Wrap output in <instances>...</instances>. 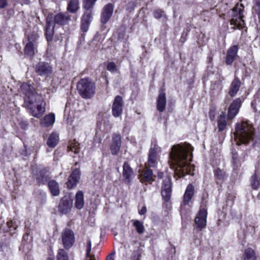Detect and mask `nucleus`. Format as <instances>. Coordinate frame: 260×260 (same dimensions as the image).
Wrapping results in <instances>:
<instances>
[{"mask_svg": "<svg viewBox=\"0 0 260 260\" xmlns=\"http://www.w3.org/2000/svg\"><path fill=\"white\" fill-rule=\"evenodd\" d=\"M147 212V208H146V207L144 206L142 207V208L139 210V214H140L141 215H144L146 214Z\"/></svg>", "mask_w": 260, "mask_h": 260, "instance_id": "13d9d810", "label": "nucleus"}, {"mask_svg": "<svg viewBox=\"0 0 260 260\" xmlns=\"http://www.w3.org/2000/svg\"><path fill=\"white\" fill-rule=\"evenodd\" d=\"M59 134L56 132H52L49 136L47 144L52 148L55 147L59 142Z\"/></svg>", "mask_w": 260, "mask_h": 260, "instance_id": "72a5a7b5", "label": "nucleus"}, {"mask_svg": "<svg viewBox=\"0 0 260 260\" xmlns=\"http://www.w3.org/2000/svg\"><path fill=\"white\" fill-rule=\"evenodd\" d=\"M114 8V5L110 3L104 6L100 15V22L102 24H106L110 20L113 13Z\"/></svg>", "mask_w": 260, "mask_h": 260, "instance_id": "9b49d317", "label": "nucleus"}, {"mask_svg": "<svg viewBox=\"0 0 260 260\" xmlns=\"http://www.w3.org/2000/svg\"><path fill=\"white\" fill-rule=\"evenodd\" d=\"M48 185L51 194L53 196H57L59 195L60 192L59 185L56 181H49L48 183Z\"/></svg>", "mask_w": 260, "mask_h": 260, "instance_id": "c9c22d12", "label": "nucleus"}, {"mask_svg": "<svg viewBox=\"0 0 260 260\" xmlns=\"http://www.w3.org/2000/svg\"><path fill=\"white\" fill-rule=\"evenodd\" d=\"M141 257V254H138L136 260H139Z\"/></svg>", "mask_w": 260, "mask_h": 260, "instance_id": "338daca9", "label": "nucleus"}, {"mask_svg": "<svg viewBox=\"0 0 260 260\" xmlns=\"http://www.w3.org/2000/svg\"><path fill=\"white\" fill-rule=\"evenodd\" d=\"M217 125L218 131L220 132L223 131L225 129L227 125V121L225 113L222 112L218 117Z\"/></svg>", "mask_w": 260, "mask_h": 260, "instance_id": "2f4dec72", "label": "nucleus"}, {"mask_svg": "<svg viewBox=\"0 0 260 260\" xmlns=\"http://www.w3.org/2000/svg\"><path fill=\"white\" fill-rule=\"evenodd\" d=\"M7 16L8 18H10L14 14V10L13 9L10 8L7 9Z\"/></svg>", "mask_w": 260, "mask_h": 260, "instance_id": "6e6d98bb", "label": "nucleus"}, {"mask_svg": "<svg viewBox=\"0 0 260 260\" xmlns=\"http://www.w3.org/2000/svg\"><path fill=\"white\" fill-rule=\"evenodd\" d=\"M207 216V210L205 208L201 209L194 220L196 227L199 231L202 230L206 226Z\"/></svg>", "mask_w": 260, "mask_h": 260, "instance_id": "ddd939ff", "label": "nucleus"}, {"mask_svg": "<svg viewBox=\"0 0 260 260\" xmlns=\"http://www.w3.org/2000/svg\"><path fill=\"white\" fill-rule=\"evenodd\" d=\"M192 147L189 144L172 146L170 154V166L174 170L175 177L181 178L194 171V166L189 162L192 160Z\"/></svg>", "mask_w": 260, "mask_h": 260, "instance_id": "f257e3e1", "label": "nucleus"}, {"mask_svg": "<svg viewBox=\"0 0 260 260\" xmlns=\"http://www.w3.org/2000/svg\"><path fill=\"white\" fill-rule=\"evenodd\" d=\"M34 70L38 76L46 79L50 77L53 72V67L50 63L40 61L34 66Z\"/></svg>", "mask_w": 260, "mask_h": 260, "instance_id": "1a4fd4ad", "label": "nucleus"}, {"mask_svg": "<svg viewBox=\"0 0 260 260\" xmlns=\"http://www.w3.org/2000/svg\"><path fill=\"white\" fill-rule=\"evenodd\" d=\"M244 260H256L255 252L252 248H248L245 250Z\"/></svg>", "mask_w": 260, "mask_h": 260, "instance_id": "e433bc0d", "label": "nucleus"}, {"mask_svg": "<svg viewBox=\"0 0 260 260\" xmlns=\"http://www.w3.org/2000/svg\"><path fill=\"white\" fill-rule=\"evenodd\" d=\"M252 13L257 15L260 22V0H253Z\"/></svg>", "mask_w": 260, "mask_h": 260, "instance_id": "ea45409f", "label": "nucleus"}, {"mask_svg": "<svg viewBox=\"0 0 260 260\" xmlns=\"http://www.w3.org/2000/svg\"><path fill=\"white\" fill-rule=\"evenodd\" d=\"M244 6L242 3H237L232 9L231 18L230 19V25H233L232 28L234 30L244 29L241 32L243 35L244 32H247V27L246 26L245 21L244 20Z\"/></svg>", "mask_w": 260, "mask_h": 260, "instance_id": "7ed1b4c3", "label": "nucleus"}, {"mask_svg": "<svg viewBox=\"0 0 260 260\" xmlns=\"http://www.w3.org/2000/svg\"><path fill=\"white\" fill-rule=\"evenodd\" d=\"M122 176L124 183L131 184L135 175L133 169L127 162H124L123 165Z\"/></svg>", "mask_w": 260, "mask_h": 260, "instance_id": "6ab92c4d", "label": "nucleus"}, {"mask_svg": "<svg viewBox=\"0 0 260 260\" xmlns=\"http://www.w3.org/2000/svg\"><path fill=\"white\" fill-rule=\"evenodd\" d=\"M39 35L37 31L32 30L25 34L26 44L23 49L24 55L25 57L32 59L38 46Z\"/></svg>", "mask_w": 260, "mask_h": 260, "instance_id": "423d86ee", "label": "nucleus"}, {"mask_svg": "<svg viewBox=\"0 0 260 260\" xmlns=\"http://www.w3.org/2000/svg\"><path fill=\"white\" fill-rule=\"evenodd\" d=\"M239 47L238 45H235L231 46L227 50L224 59L226 65L231 66L238 56Z\"/></svg>", "mask_w": 260, "mask_h": 260, "instance_id": "dca6fc26", "label": "nucleus"}, {"mask_svg": "<svg viewBox=\"0 0 260 260\" xmlns=\"http://www.w3.org/2000/svg\"><path fill=\"white\" fill-rule=\"evenodd\" d=\"M171 192L170 178L167 177L163 180L161 187V195L166 201L169 200Z\"/></svg>", "mask_w": 260, "mask_h": 260, "instance_id": "4be33fe9", "label": "nucleus"}, {"mask_svg": "<svg viewBox=\"0 0 260 260\" xmlns=\"http://www.w3.org/2000/svg\"><path fill=\"white\" fill-rule=\"evenodd\" d=\"M91 250V242L90 240L88 239L86 242V256L85 260H95L94 255L90 254Z\"/></svg>", "mask_w": 260, "mask_h": 260, "instance_id": "58836bf2", "label": "nucleus"}, {"mask_svg": "<svg viewBox=\"0 0 260 260\" xmlns=\"http://www.w3.org/2000/svg\"><path fill=\"white\" fill-rule=\"evenodd\" d=\"M214 174L217 184L222 183L226 178L225 172L219 168L214 171Z\"/></svg>", "mask_w": 260, "mask_h": 260, "instance_id": "f704fd0d", "label": "nucleus"}, {"mask_svg": "<svg viewBox=\"0 0 260 260\" xmlns=\"http://www.w3.org/2000/svg\"><path fill=\"white\" fill-rule=\"evenodd\" d=\"M80 178V171L79 169H76L73 171L69 176L67 182V186L69 189H72L76 186Z\"/></svg>", "mask_w": 260, "mask_h": 260, "instance_id": "412c9836", "label": "nucleus"}, {"mask_svg": "<svg viewBox=\"0 0 260 260\" xmlns=\"http://www.w3.org/2000/svg\"><path fill=\"white\" fill-rule=\"evenodd\" d=\"M250 184L253 189L260 188V162L256 167L255 173L251 178Z\"/></svg>", "mask_w": 260, "mask_h": 260, "instance_id": "a878e982", "label": "nucleus"}, {"mask_svg": "<svg viewBox=\"0 0 260 260\" xmlns=\"http://www.w3.org/2000/svg\"><path fill=\"white\" fill-rule=\"evenodd\" d=\"M101 141L102 139L96 135L94 138V143H95V144H96V143H98V144L99 145L101 143Z\"/></svg>", "mask_w": 260, "mask_h": 260, "instance_id": "bf43d9fd", "label": "nucleus"}, {"mask_svg": "<svg viewBox=\"0 0 260 260\" xmlns=\"http://www.w3.org/2000/svg\"><path fill=\"white\" fill-rule=\"evenodd\" d=\"M80 9L79 0H70L67 5V12L74 14L77 13Z\"/></svg>", "mask_w": 260, "mask_h": 260, "instance_id": "7c9ffc66", "label": "nucleus"}, {"mask_svg": "<svg viewBox=\"0 0 260 260\" xmlns=\"http://www.w3.org/2000/svg\"><path fill=\"white\" fill-rule=\"evenodd\" d=\"M24 107L34 117L40 118L46 111V102L43 99H24Z\"/></svg>", "mask_w": 260, "mask_h": 260, "instance_id": "39448f33", "label": "nucleus"}, {"mask_svg": "<svg viewBox=\"0 0 260 260\" xmlns=\"http://www.w3.org/2000/svg\"><path fill=\"white\" fill-rule=\"evenodd\" d=\"M241 103L242 101L240 99H236L231 104L228 111V118L229 119H233L237 115L241 106Z\"/></svg>", "mask_w": 260, "mask_h": 260, "instance_id": "b1692460", "label": "nucleus"}, {"mask_svg": "<svg viewBox=\"0 0 260 260\" xmlns=\"http://www.w3.org/2000/svg\"><path fill=\"white\" fill-rule=\"evenodd\" d=\"M20 89L25 98H31L37 93L33 84L28 82H23L20 85Z\"/></svg>", "mask_w": 260, "mask_h": 260, "instance_id": "aec40b11", "label": "nucleus"}, {"mask_svg": "<svg viewBox=\"0 0 260 260\" xmlns=\"http://www.w3.org/2000/svg\"><path fill=\"white\" fill-rule=\"evenodd\" d=\"M256 100H253L252 102H251V107L254 110H256Z\"/></svg>", "mask_w": 260, "mask_h": 260, "instance_id": "680f3d73", "label": "nucleus"}, {"mask_svg": "<svg viewBox=\"0 0 260 260\" xmlns=\"http://www.w3.org/2000/svg\"><path fill=\"white\" fill-rule=\"evenodd\" d=\"M232 162L234 169L238 168L241 165L242 160L239 158L237 152H232Z\"/></svg>", "mask_w": 260, "mask_h": 260, "instance_id": "37998d69", "label": "nucleus"}, {"mask_svg": "<svg viewBox=\"0 0 260 260\" xmlns=\"http://www.w3.org/2000/svg\"><path fill=\"white\" fill-rule=\"evenodd\" d=\"M15 1L14 5H16L17 4H20L21 5H28L30 3L29 0H14Z\"/></svg>", "mask_w": 260, "mask_h": 260, "instance_id": "603ef678", "label": "nucleus"}, {"mask_svg": "<svg viewBox=\"0 0 260 260\" xmlns=\"http://www.w3.org/2000/svg\"><path fill=\"white\" fill-rule=\"evenodd\" d=\"M8 5V0H0V9L5 8Z\"/></svg>", "mask_w": 260, "mask_h": 260, "instance_id": "864d4df0", "label": "nucleus"}, {"mask_svg": "<svg viewBox=\"0 0 260 260\" xmlns=\"http://www.w3.org/2000/svg\"><path fill=\"white\" fill-rule=\"evenodd\" d=\"M51 18L46 19V25L44 27V36L47 42L50 43L53 41L54 35L55 25L50 20Z\"/></svg>", "mask_w": 260, "mask_h": 260, "instance_id": "2eb2a0df", "label": "nucleus"}, {"mask_svg": "<svg viewBox=\"0 0 260 260\" xmlns=\"http://www.w3.org/2000/svg\"><path fill=\"white\" fill-rule=\"evenodd\" d=\"M253 128L246 122H241L237 124L234 134L235 142L238 146L241 144H246L253 140Z\"/></svg>", "mask_w": 260, "mask_h": 260, "instance_id": "f03ea898", "label": "nucleus"}, {"mask_svg": "<svg viewBox=\"0 0 260 260\" xmlns=\"http://www.w3.org/2000/svg\"><path fill=\"white\" fill-rule=\"evenodd\" d=\"M222 85L219 83L218 82H215L214 83H212L210 86V90L211 91V93L215 94L216 93H218L220 92L222 90Z\"/></svg>", "mask_w": 260, "mask_h": 260, "instance_id": "c03bdc74", "label": "nucleus"}, {"mask_svg": "<svg viewBox=\"0 0 260 260\" xmlns=\"http://www.w3.org/2000/svg\"><path fill=\"white\" fill-rule=\"evenodd\" d=\"M130 4H131L129 3L128 4V6L126 8V10L129 12H131L132 10H133L134 9V7L133 6V4H132V6L131 7L129 6Z\"/></svg>", "mask_w": 260, "mask_h": 260, "instance_id": "e2e57ef3", "label": "nucleus"}, {"mask_svg": "<svg viewBox=\"0 0 260 260\" xmlns=\"http://www.w3.org/2000/svg\"><path fill=\"white\" fill-rule=\"evenodd\" d=\"M154 176L152 170L146 169L139 176L140 182L143 183H150L154 180Z\"/></svg>", "mask_w": 260, "mask_h": 260, "instance_id": "c85d7f7f", "label": "nucleus"}, {"mask_svg": "<svg viewBox=\"0 0 260 260\" xmlns=\"http://www.w3.org/2000/svg\"><path fill=\"white\" fill-rule=\"evenodd\" d=\"M123 110L122 99H115L112 106V114L115 117L121 116Z\"/></svg>", "mask_w": 260, "mask_h": 260, "instance_id": "393cba45", "label": "nucleus"}, {"mask_svg": "<svg viewBox=\"0 0 260 260\" xmlns=\"http://www.w3.org/2000/svg\"><path fill=\"white\" fill-rule=\"evenodd\" d=\"M84 205V194L82 191L79 190L76 194L75 206L78 209L83 208Z\"/></svg>", "mask_w": 260, "mask_h": 260, "instance_id": "473e14b6", "label": "nucleus"}, {"mask_svg": "<svg viewBox=\"0 0 260 260\" xmlns=\"http://www.w3.org/2000/svg\"><path fill=\"white\" fill-rule=\"evenodd\" d=\"M114 253H110V254H109L108 255L106 260H114Z\"/></svg>", "mask_w": 260, "mask_h": 260, "instance_id": "052dcab7", "label": "nucleus"}, {"mask_svg": "<svg viewBox=\"0 0 260 260\" xmlns=\"http://www.w3.org/2000/svg\"><path fill=\"white\" fill-rule=\"evenodd\" d=\"M95 84L89 77L81 78L77 83V89L82 98H91L95 93Z\"/></svg>", "mask_w": 260, "mask_h": 260, "instance_id": "0eeeda50", "label": "nucleus"}, {"mask_svg": "<svg viewBox=\"0 0 260 260\" xmlns=\"http://www.w3.org/2000/svg\"><path fill=\"white\" fill-rule=\"evenodd\" d=\"M189 31H183L179 40L180 43L183 44L187 39V36Z\"/></svg>", "mask_w": 260, "mask_h": 260, "instance_id": "3c124183", "label": "nucleus"}, {"mask_svg": "<svg viewBox=\"0 0 260 260\" xmlns=\"http://www.w3.org/2000/svg\"><path fill=\"white\" fill-rule=\"evenodd\" d=\"M20 124L21 128L24 129L27 128V127L28 126V123L27 121H22L20 123Z\"/></svg>", "mask_w": 260, "mask_h": 260, "instance_id": "4d7b16f0", "label": "nucleus"}, {"mask_svg": "<svg viewBox=\"0 0 260 260\" xmlns=\"http://www.w3.org/2000/svg\"><path fill=\"white\" fill-rule=\"evenodd\" d=\"M107 70L111 73H115L117 71V68L114 62L111 61L108 62L107 64Z\"/></svg>", "mask_w": 260, "mask_h": 260, "instance_id": "8fccbe9b", "label": "nucleus"}, {"mask_svg": "<svg viewBox=\"0 0 260 260\" xmlns=\"http://www.w3.org/2000/svg\"><path fill=\"white\" fill-rule=\"evenodd\" d=\"M21 224L20 220L14 219L8 221L7 222L2 224L0 226L1 230L4 232H10L11 234L15 233L16 229Z\"/></svg>", "mask_w": 260, "mask_h": 260, "instance_id": "f3484780", "label": "nucleus"}, {"mask_svg": "<svg viewBox=\"0 0 260 260\" xmlns=\"http://www.w3.org/2000/svg\"><path fill=\"white\" fill-rule=\"evenodd\" d=\"M194 188L192 184H189L187 186L183 196V203L184 205H188L194 194Z\"/></svg>", "mask_w": 260, "mask_h": 260, "instance_id": "c756f323", "label": "nucleus"}, {"mask_svg": "<svg viewBox=\"0 0 260 260\" xmlns=\"http://www.w3.org/2000/svg\"><path fill=\"white\" fill-rule=\"evenodd\" d=\"M47 260H54L53 258L49 257L47 258Z\"/></svg>", "mask_w": 260, "mask_h": 260, "instance_id": "774afa93", "label": "nucleus"}, {"mask_svg": "<svg viewBox=\"0 0 260 260\" xmlns=\"http://www.w3.org/2000/svg\"><path fill=\"white\" fill-rule=\"evenodd\" d=\"M55 114L51 113L45 116L40 121V124L42 127H48L52 126L55 122Z\"/></svg>", "mask_w": 260, "mask_h": 260, "instance_id": "cd10ccee", "label": "nucleus"}, {"mask_svg": "<svg viewBox=\"0 0 260 260\" xmlns=\"http://www.w3.org/2000/svg\"><path fill=\"white\" fill-rule=\"evenodd\" d=\"M126 28L124 25H121L117 30V39L122 40L124 39L126 34Z\"/></svg>", "mask_w": 260, "mask_h": 260, "instance_id": "79ce46f5", "label": "nucleus"}, {"mask_svg": "<svg viewBox=\"0 0 260 260\" xmlns=\"http://www.w3.org/2000/svg\"><path fill=\"white\" fill-rule=\"evenodd\" d=\"M153 16L157 19H160L162 17H166L165 11L161 9H156L154 10L153 12Z\"/></svg>", "mask_w": 260, "mask_h": 260, "instance_id": "de8ad7c7", "label": "nucleus"}, {"mask_svg": "<svg viewBox=\"0 0 260 260\" xmlns=\"http://www.w3.org/2000/svg\"><path fill=\"white\" fill-rule=\"evenodd\" d=\"M28 237V234L26 232V233L23 236V240H27Z\"/></svg>", "mask_w": 260, "mask_h": 260, "instance_id": "0e129e2a", "label": "nucleus"}, {"mask_svg": "<svg viewBox=\"0 0 260 260\" xmlns=\"http://www.w3.org/2000/svg\"><path fill=\"white\" fill-rule=\"evenodd\" d=\"M244 232L246 236L253 235L255 232L254 226L252 225H246Z\"/></svg>", "mask_w": 260, "mask_h": 260, "instance_id": "09e8293b", "label": "nucleus"}, {"mask_svg": "<svg viewBox=\"0 0 260 260\" xmlns=\"http://www.w3.org/2000/svg\"><path fill=\"white\" fill-rule=\"evenodd\" d=\"M208 63H212L213 61V57L210 56L208 57Z\"/></svg>", "mask_w": 260, "mask_h": 260, "instance_id": "69168bd1", "label": "nucleus"}, {"mask_svg": "<svg viewBox=\"0 0 260 260\" xmlns=\"http://www.w3.org/2000/svg\"><path fill=\"white\" fill-rule=\"evenodd\" d=\"M33 174L35 175L36 180L39 183H45L49 178L47 172L44 169H37L36 171L34 170Z\"/></svg>", "mask_w": 260, "mask_h": 260, "instance_id": "bb28decb", "label": "nucleus"}, {"mask_svg": "<svg viewBox=\"0 0 260 260\" xmlns=\"http://www.w3.org/2000/svg\"><path fill=\"white\" fill-rule=\"evenodd\" d=\"M133 225L136 228L137 233L139 234H143L145 231V228L142 222L138 220H134Z\"/></svg>", "mask_w": 260, "mask_h": 260, "instance_id": "a19ab883", "label": "nucleus"}, {"mask_svg": "<svg viewBox=\"0 0 260 260\" xmlns=\"http://www.w3.org/2000/svg\"><path fill=\"white\" fill-rule=\"evenodd\" d=\"M121 145V137L119 133H115L112 136L110 150L113 155H117Z\"/></svg>", "mask_w": 260, "mask_h": 260, "instance_id": "4468645a", "label": "nucleus"}, {"mask_svg": "<svg viewBox=\"0 0 260 260\" xmlns=\"http://www.w3.org/2000/svg\"><path fill=\"white\" fill-rule=\"evenodd\" d=\"M72 207V201L69 197L65 196L60 200L58 211L61 214H67L71 211Z\"/></svg>", "mask_w": 260, "mask_h": 260, "instance_id": "a211bd4d", "label": "nucleus"}, {"mask_svg": "<svg viewBox=\"0 0 260 260\" xmlns=\"http://www.w3.org/2000/svg\"><path fill=\"white\" fill-rule=\"evenodd\" d=\"M97 0H82V8L85 10L81 17L80 29L86 32L93 20V9Z\"/></svg>", "mask_w": 260, "mask_h": 260, "instance_id": "20e7f679", "label": "nucleus"}, {"mask_svg": "<svg viewBox=\"0 0 260 260\" xmlns=\"http://www.w3.org/2000/svg\"><path fill=\"white\" fill-rule=\"evenodd\" d=\"M161 152V149L155 144H151L149 151L147 166L150 168H155L157 166L159 160V155Z\"/></svg>", "mask_w": 260, "mask_h": 260, "instance_id": "9d476101", "label": "nucleus"}, {"mask_svg": "<svg viewBox=\"0 0 260 260\" xmlns=\"http://www.w3.org/2000/svg\"><path fill=\"white\" fill-rule=\"evenodd\" d=\"M80 149L79 144L75 140L70 141L68 146V150L69 151L73 152L75 153L79 152Z\"/></svg>", "mask_w": 260, "mask_h": 260, "instance_id": "4c0bfd02", "label": "nucleus"}, {"mask_svg": "<svg viewBox=\"0 0 260 260\" xmlns=\"http://www.w3.org/2000/svg\"><path fill=\"white\" fill-rule=\"evenodd\" d=\"M241 84L240 79L235 76L230 84L228 92L229 95L232 98L236 96L241 86Z\"/></svg>", "mask_w": 260, "mask_h": 260, "instance_id": "5701e85b", "label": "nucleus"}, {"mask_svg": "<svg viewBox=\"0 0 260 260\" xmlns=\"http://www.w3.org/2000/svg\"><path fill=\"white\" fill-rule=\"evenodd\" d=\"M166 106V99H158L157 101V108L159 112L165 110Z\"/></svg>", "mask_w": 260, "mask_h": 260, "instance_id": "49530a36", "label": "nucleus"}, {"mask_svg": "<svg viewBox=\"0 0 260 260\" xmlns=\"http://www.w3.org/2000/svg\"><path fill=\"white\" fill-rule=\"evenodd\" d=\"M61 239L64 247L70 249L75 242L74 233L72 230L66 229L62 232Z\"/></svg>", "mask_w": 260, "mask_h": 260, "instance_id": "f8f14e48", "label": "nucleus"}, {"mask_svg": "<svg viewBox=\"0 0 260 260\" xmlns=\"http://www.w3.org/2000/svg\"><path fill=\"white\" fill-rule=\"evenodd\" d=\"M57 260H69L67 252L63 249H59L56 255Z\"/></svg>", "mask_w": 260, "mask_h": 260, "instance_id": "a18cd8bd", "label": "nucleus"}, {"mask_svg": "<svg viewBox=\"0 0 260 260\" xmlns=\"http://www.w3.org/2000/svg\"><path fill=\"white\" fill-rule=\"evenodd\" d=\"M157 98H166L165 89L161 87L159 90V94Z\"/></svg>", "mask_w": 260, "mask_h": 260, "instance_id": "5fc2aeb1", "label": "nucleus"}, {"mask_svg": "<svg viewBox=\"0 0 260 260\" xmlns=\"http://www.w3.org/2000/svg\"><path fill=\"white\" fill-rule=\"evenodd\" d=\"M47 18H51V21L58 26L67 25L71 21V16L67 12H60L55 14L49 13Z\"/></svg>", "mask_w": 260, "mask_h": 260, "instance_id": "6e6552de", "label": "nucleus"}]
</instances>
